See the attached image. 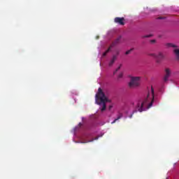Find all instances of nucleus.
<instances>
[{
  "label": "nucleus",
  "mask_w": 179,
  "mask_h": 179,
  "mask_svg": "<svg viewBox=\"0 0 179 179\" xmlns=\"http://www.w3.org/2000/svg\"><path fill=\"white\" fill-rule=\"evenodd\" d=\"M153 101H155V90H153V87H151V96L148 92L147 94V97L143 101H138L136 108L139 113H142V111H145L147 108H150L152 106H153Z\"/></svg>",
  "instance_id": "obj_1"
},
{
  "label": "nucleus",
  "mask_w": 179,
  "mask_h": 179,
  "mask_svg": "<svg viewBox=\"0 0 179 179\" xmlns=\"http://www.w3.org/2000/svg\"><path fill=\"white\" fill-rule=\"evenodd\" d=\"M95 102L96 104H98V106H101L102 104V108L101 109V113L105 111L106 108H107L106 103L110 102V100L107 99L106 94L103 92V90H101V88L98 89V92L95 96Z\"/></svg>",
  "instance_id": "obj_2"
},
{
  "label": "nucleus",
  "mask_w": 179,
  "mask_h": 179,
  "mask_svg": "<svg viewBox=\"0 0 179 179\" xmlns=\"http://www.w3.org/2000/svg\"><path fill=\"white\" fill-rule=\"evenodd\" d=\"M141 85V77H132L129 83V87L134 89V87H138Z\"/></svg>",
  "instance_id": "obj_3"
},
{
  "label": "nucleus",
  "mask_w": 179,
  "mask_h": 179,
  "mask_svg": "<svg viewBox=\"0 0 179 179\" xmlns=\"http://www.w3.org/2000/svg\"><path fill=\"white\" fill-rule=\"evenodd\" d=\"M166 58L164 53L163 52H158L157 57L155 58L157 64H162V61Z\"/></svg>",
  "instance_id": "obj_4"
},
{
  "label": "nucleus",
  "mask_w": 179,
  "mask_h": 179,
  "mask_svg": "<svg viewBox=\"0 0 179 179\" xmlns=\"http://www.w3.org/2000/svg\"><path fill=\"white\" fill-rule=\"evenodd\" d=\"M170 76H171V70L169 68L165 69V74L163 78L164 82H167Z\"/></svg>",
  "instance_id": "obj_5"
},
{
  "label": "nucleus",
  "mask_w": 179,
  "mask_h": 179,
  "mask_svg": "<svg viewBox=\"0 0 179 179\" xmlns=\"http://www.w3.org/2000/svg\"><path fill=\"white\" fill-rule=\"evenodd\" d=\"M114 22L115 23H117V24H120V26H124L125 24V18L116 17L114 19Z\"/></svg>",
  "instance_id": "obj_6"
},
{
  "label": "nucleus",
  "mask_w": 179,
  "mask_h": 179,
  "mask_svg": "<svg viewBox=\"0 0 179 179\" xmlns=\"http://www.w3.org/2000/svg\"><path fill=\"white\" fill-rule=\"evenodd\" d=\"M121 38H122V36H119L110 45V48H113V47H115V45H117V44H120V42L121 41Z\"/></svg>",
  "instance_id": "obj_7"
},
{
  "label": "nucleus",
  "mask_w": 179,
  "mask_h": 179,
  "mask_svg": "<svg viewBox=\"0 0 179 179\" xmlns=\"http://www.w3.org/2000/svg\"><path fill=\"white\" fill-rule=\"evenodd\" d=\"M115 61H117V55H113L112 59H110V62H109V66H113Z\"/></svg>",
  "instance_id": "obj_8"
},
{
  "label": "nucleus",
  "mask_w": 179,
  "mask_h": 179,
  "mask_svg": "<svg viewBox=\"0 0 179 179\" xmlns=\"http://www.w3.org/2000/svg\"><path fill=\"white\" fill-rule=\"evenodd\" d=\"M122 118V113H120L116 119L113 122H111V124H115L118 120H121Z\"/></svg>",
  "instance_id": "obj_9"
},
{
  "label": "nucleus",
  "mask_w": 179,
  "mask_h": 179,
  "mask_svg": "<svg viewBox=\"0 0 179 179\" xmlns=\"http://www.w3.org/2000/svg\"><path fill=\"white\" fill-rule=\"evenodd\" d=\"M173 52H174L177 59H179V49L178 48L174 49Z\"/></svg>",
  "instance_id": "obj_10"
},
{
  "label": "nucleus",
  "mask_w": 179,
  "mask_h": 179,
  "mask_svg": "<svg viewBox=\"0 0 179 179\" xmlns=\"http://www.w3.org/2000/svg\"><path fill=\"white\" fill-rule=\"evenodd\" d=\"M166 46L168 47V48H170L171 47L173 48H177V45H176L173 43H166Z\"/></svg>",
  "instance_id": "obj_11"
},
{
  "label": "nucleus",
  "mask_w": 179,
  "mask_h": 179,
  "mask_svg": "<svg viewBox=\"0 0 179 179\" xmlns=\"http://www.w3.org/2000/svg\"><path fill=\"white\" fill-rule=\"evenodd\" d=\"M111 46H109V48H108V50H106V52H104L103 53V57H106V55H107V54H108V52H110V50H111Z\"/></svg>",
  "instance_id": "obj_12"
},
{
  "label": "nucleus",
  "mask_w": 179,
  "mask_h": 179,
  "mask_svg": "<svg viewBox=\"0 0 179 179\" xmlns=\"http://www.w3.org/2000/svg\"><path fill=\"white\" fill-rule=\"evenodd\" d=\"M148 55H149V57H152V58L156 59V57L157 55H156V53H149Z\"/></svg>",
  "instance_id": "obj_13"
},
{
  "label": "nucleus",
  "mask_w": 179,
  "mask_h": 179,
  "mask_svg": "<svg viewBox=\"0 0 179 179\" xmlns=\"http://www.w3.org/2000/svg\"><path fill=\"white\" fill-rule=\"evenodd\" d=\"M121 66H122V64H120V66H118V68L116 69V70L113 72L114 75H115V73H117V72H118V71L121 69Z\"/></svg>",
  "instance_id": "obj_14"
},
{
  "label": "nucleus",
  "mask_w": 179,
  "mask_h": 179,
  "mask_svg": "<svg viewBox=\"0 0 179 179\" xmlns=\"http://www.w3.org/2000/svg\"><path fill=\"white\" fill-rule=\"evenodd\" d=\"M134 48H131L130 50H127L125 52L126 55H128L131 54V51H134Z\"/></svg>",
  "instance_id": "obj_15"
},
{
  "label": "nucleus",
  "mask_w": 179,
  "mask_h": 179,
  "mask_svg": "<svg viewBox=\"0 0 179 179\" xmlns=\"http://www.w3.org/2000/svg\"><path fill=\"white\" fill-rule=\"evenodd\" d=\"M149 37H152V34L143 36V38H148Z\"/></svg>",
  "instance_id": "obj_16"
},
{
  "label": "nucleus",
  "mask_w": 179,
  "mask_h": 179,
  "mask_svg": "<svg viewBox=\"0 0 179 179\" xmlns=\"http://www.w3.org/2000/svg\"><path fill=\"white\" fill-rule=\"evenodd\" d=\"M124 76V73H120L119 75H118V78L119 79H121V78H122Z\"/></svg>",
  "instance_id": "obj_17"
},
{
  "label": "nucleus",
  "mask_w": 179,
  "mask_h": 179,
  "mask_svg": "<svg viewBox=\"0 0 179 179\" xmlns=\"http://www.w3.org/2000/svg\"><path fill=\"white\" fill-rule=\"evenodd\" d=\"M136 112H137V110H134L132 114L129 116V118H132V115H134V114H135V113H136Z\"/></svg>",
  "instance_id": "obj_18"
},
{
  "label": "nucleus",
  "mask_w": 179,
  "mask_h": 179,
  "mask_svg": "<svg viewBox=\"0 0 179 179\" xmlns=\"http://www.w3.org/2000/svg\"><path fill=\"white\" fill-rule=\"evenodd\" d=\"M150 41L151 44H155V43H156V40L155 39H152V40H151Z\"/></svg>",
  "instance_id": "obj_19"
},
{
  "label": "nucleus",
  "mask_w": 179,
  "mask_h": 179,
  "mask_svg": "<svg viewBox=\"0 0 179 179\" xmlns=\"http://www.w3.org/2000/svg\"><path fill=\"white\" fill-rule=\"evenodd\" d=\"M113 108V106H109V110L112 109Z\"/></svg>",
  "instance_id": "obj_20"
},
{
  "label": "nucleus",
  "mask_w": 179,
  "mask_h": 179,
  "mask_svg": "<svg viewBox=\"0 0 179 179\" xmlns=\"http://www.w3.org/2000/svg\"><path fill=\"white\" fill-rule=\"evenodd\" d=\"M94 139H95V140H97V139H99V137H96Z\"/></svg>",
  "instance_id": "obj_21"
},
{
  "label": "nucleus",
  "mask_w": 179,
  "mask_h": 179,
  "mask_svg": "<svg viewBox=\"0 0 179 179\" xmlns=\"http://www.w3.org/2000/svg\"><path fill=\"white\" fill-rule=\"evenodd\" d=\"M81 143H87V142H81Z\"/></svg>",
  "instance_id": "obj_22"
},
{
  "label": "nucleus",
  "mask_w": 179,
  "mask_h": 179,
  "mask_svg": "<svg viewBox=\"0 0 179 179\" xmlns=\"http://www.w3.org/2000/svg\"><path fill=\"white\" fill-rule=\"evenodd\" d=\"M87 142H93V140H92V141H87Z\"/></svg>",
  "instance_id": "obj_23"
},
{
  "label": "nucleus",
  "mask_w": 179,
  "mask_h": 179,
  "mask_svg": "<svg viewBox=\"0 0 179 179\" xmlns=\"http://www.w3.org/2000/svg\"><path fill=\"white\" fill-rule=\"evenodd\" d=\"M79 125H80V126L82 125V123H79Z\"/></svg>",
  "instance_id": "obj_24"
},
{
  "label": "nucleus",
  "mask_w": 179,
  "mask_h": 179,
  "mask_svg": "<svg viewBox=\"0 0 179 179\" xmlns=\"http://www.w3.org/2000/svg\"><path fill=\"white\" fill-rule=\"evenodd\" d=\"M159 19H163L162 17H159Z\"/></svg>",
  "instance_id": "obj_25"
}]
</instances>
